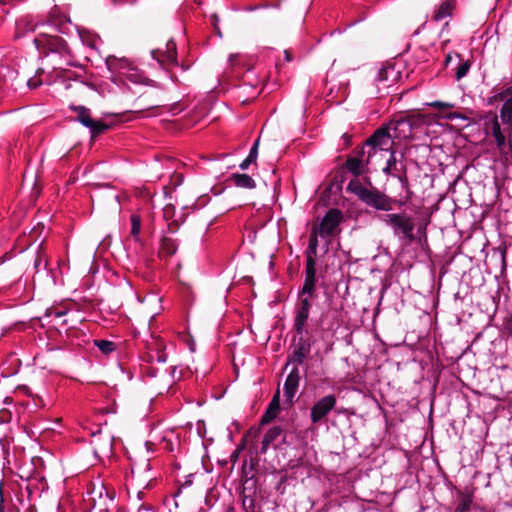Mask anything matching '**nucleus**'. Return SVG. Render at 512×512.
Segmentation results:
<instances>
[{
  "mask_svg": "<svg viewBox=\"0 0 512 512\" xmlns=\"http://www.w3.org/2000/svg\"><path fill=\"white\" fill-rule=\"evenodd\" d=\"M442 117L445 118L446 120H450V121H454L457 119L468 120V118L460 112H448V113L444 114Z\"/></svg>",
  "mask_w": 512,
  "mask_h": 512,
  "instance_id": "obj_38",
  "label": "nucleus"
},
{
  "mask_svg": "<svg viewBox=\"0 0 512 512\" xmlns=\"http://www.w3.org/2000/svg\"><path fill=\"white\" fill-rule=\"evenodd\" d=\"M343 220V213L339 209H330L322 218L317 231L322 238L333 236Z\"/></svg>",
  "mask_w": 512,
  "mask_h": 512,
  "instance_id": "obj_9",
  "label": "nucleus"
},
{
  "mask_svg": "<svg viewBox=\"0 0 512 512\" xmlns=\"http://www.w3.org/2000/svg\"><path fill=\"white\" fill-rule=\"evenodd\" d=\"M152 58L155 59L163 68L169 69L171 66H180L183 71L189 69V65L179 64L177 61V47L174 40H168L165 48L151 51Z\"/></svg>",
  "mask_w": 512,
  "mask_h": 512,
  "instance_id": "obj_7",
  "label": "nucleus"
},
{
  "mask_svg": "<svg viewBox=\"0 0 512 512\" xmlns=\"http://www.w3.org/2000/svg\"><path fill=\"white\" fill-rule=\"evenodd\" d=\"M455 5L456 0H444L436 10L434 14V20L438 22L447 17H450L455 8Z\"/></svg>",
  "mask_w": 512,
  "mask_h": 512,
  "instance_id": "obj_24",
  "label": "nucleus"
},
{
  "mask_svg": "<svg viewBox=\"0 0 512 512\" xmlns=\"http://www.w3.org/2000/svg\"><path fill=\"white\" fill-rule=\"evenodd\" d=\"M318 236H319V232L317 231V229H313L309 236L308 247L305 251V256H306L305 274L316 275Z\"/></svg>",
  "mask_w": 512,
  "mask_h": 512,
  "instance_id": "obj_13",
  "label": "nucleus"
},
{
  "mask_svg": "<svg viewBox=\"0 0 512 512\" xmlns=\"http://www.w3.org/2000/svg\"><path fill=\"white\" fill-rule=\"evenodd\" d=\"M258 147H259V139H257L254 143V145L251 147L248 157L252 159L254 162L257 161L258 157Z\"/></svg>",
  "mask_w": 512,
  "mask_h": 512,
  "instance_id": "obj_40",
  "label": "nucleus"
},
{
  "mask_svg": "<svg viewBox=\"0 0 512 512\" xmlns=\"http://www.w3.org/2000/svg\"><path fill=\"white\" fill-rule=\"evenodd\" d=\"M67 312H68V310L65 308H59V307L52 306L46 310L45 315L47 317L60 318L62 316H65L67 314Z\"/></svg>",
  "mask_w": 512,
  "mask_h": 512,
  "instance_id": "obj_31",
  "label": "nucleus"
},
{
  "mask_svg": "<svg viewBox=\"0 0 512 512\" xmlns=\"http://www.w3.org/2000/svg\"><path fill=\"white\" fill-rule=\"evenodd\" d=\"M451 58H452V57H451V55H447V56H446V63L450 62V61H451Z\"/></svg>",
  "mask_w": 512,
  "mask_h": 512,
  "instance_id": "obj_50",
  "label": "nucleus"
},
{
  "mask_svg": "<svg viewBox=\"0 0 512 512\" xmlns=\"http://www.w3.org/2000/svg\"><path fill=\"white\" fill-rule=\"evenodd\" d=\"M264 7H268L267 4H263V5H260V6H248L245 8L246 11H254L256 10L257 8H264Z\"/></svg>",
  "mask_w": 512,
  "mask_h": 512,
  "instance_id": "obj_47",
  "label": "nucleus"
},
{
  "mask_svg": "<svg viewBox=\"0 0 512 512\" xmlns=\"http://www.w3.org/2000/svg\"><path fill=\"white\" fill-rule=\"evenodd\" d=\"M347 190L356 195L359 200L369 207L379 211H390L393 208V200L387 194L376 188H366L358 179L351 180L347 185Z\"/></svg>",
  "mask_w": 512,
  "mask_h": 512,
  "instance_id": "obj_2",
  "label": "nucleus"
},
{
  "mask_svg": "<svg viewBox=\"0 0 512 512\" xmlns=\"http://www.w3.org/2000/svg\"><path fill=\"white\" fill-rule=\"evenodd\" d=\"M94 345L105 355L116 350V344L108 340H94Z\"/></svg>",
  "mask_w": 512,
  "mask_h": 512,
  "instance_id": "obj_29",
  "label": "nucleus"
},
{
  "mask_svg": "<svg viewBox=\"0 0 512 512\" xmlns=\"http://www.w3.org/2000/svg\"><path fill=\"white\" fill-rule=\"evenodd\" d=\"M16 72L8 67H0V97L13 88Z\"/></svg>",
  "mask_w": 512,
  "mask_h": 512,
  "instance_id": "obj_20",
  "label": "nucleus"
},
{
  "mask_svg": "<svg viewBox=\"0 0 512 512\" xmlns=\"http://www.w3.org/2000/svg\"><path fill=\"white\" fill-rule=\"evenodd\" d=\"M150 358L152 361L156 360L159 363H165L167 360V355L163 350L157 349L155 355L151 354Z\"/></svg>",
  "mask_w": 512,
  "mask_h": 512,
  "instance_id": "obj_39",
  "label": "nucleus"
},
{
  "mask_svg": "<svg viewBox=\"0 0 512 512\" xmlns=\"http://www.w3.org/2000/svg\"><path fill=\"white\" fill-rule=\"evenodd\" d=\"M240 58L241 56L239 54H231L229 56V63L231 66H236L238 65L239 61H240Z\"/></svg>",
  "mask_w": 512,
  "mask_h": 512,
  "instance_id": "obj_43",
  "label": "nucleus"
},
{
  "mask_svg": "<svg viewBox=\"0 0 512 512\" xmlns=\"http://www.w3.org/2000/svg\"><path fill=\"white\" fill-rule=\"evenodd\" d=\"M11 0H0V3H3V4H6L8 2H10Z\"/></svg>",
  "mask_w": 512,
  "mask_h": 512,
  "instance_id": "obj_51",
  "label": "nucleus"
},
{
  "mask_svg": "<svg viewBox=\"0 0 512 512\" xmlns=\"http://www.w3.org/2000/svg\"><path fill=\"white\" fill-rule=\"evenodd\" d=\"M75 111L77 112V119L82 125L88 127L94 124V119L91 118L89 109L79 106L75 108Z\"/></svg>",
  "mask_w": 512,
  "mask_h": 512,
  "instance_id": "obj_27",
  "label": "nucleus"
},
{
  "mask_svg": "<svg viewBox=\"0 0 512 512\" xmlns=\"http://www.w3.org/2000/svg\"><path fill=\"white\" fill-rule=\"evenodd\" d=\"M492 134L495 138L498 147H502L505 145L506 138L504 133L501 131V126L497 118L492 123Z\"/></svg>",
  "mask_w": 512,
  "mask_h": 512,
  "instance_id": "obj_28",
  "label": "nucleus"
},
{
  "mask_svg": "<svg viewBox=\"0 0 512 512\" xmlns=\"http://www.w3.org/2000/svg\"><path fill=\"white\" fill-rule=\"evenodd\" d=\"M252 159H250L248 156L240 163L239 168L241 170H247L251 164H255Z\"/></svg>",
  "mask_w": 512,
  "mask_h": 512,
  "instance_id": "obj_42",
  "label": "nucleus"
},
{
  "mask_svg": "<svg viewBox=\"0 0 512 512\" xmlns=\"http://www.w3.org/2000/svg\"><path fill=\"white\" fill-rule=\"evenodd\" d=\"M114 60H115V59L108 58V59H107V64H108L109 66H112V61H114Z\"/></svg>",
  "mask_w": 512,
  "mask_h": 512,
  "instance_id": "obj_48",
  "label": "nucleus"
},
{
  "mask_svg": "<svg viewBox=\"0 0 512 512\" xmlns=\"http://www.w3.org/2000/svg\"><path fill=\"white\" fill-rule=\"evenodd\" d=\"M37 50L44 55L43 66L35 76L27 81L30 89L38 88L42 83L51 85L58 80L71 79L68 67H78L79 62L67 42L58 35L40 32L33 40Z\"/></svg>",
  "mask_w": 512,
  "mask_h": 512,
  "instance_id": "obj_1",
  "label": "nucleus"
},
{
  "mask_svg": "<svg viewBox=\"0 0 512 512\" xmlns=\"http://www.w3.org/2000/svg\"><path fill=\"white\" fill-rule=\"evenodd\" d=\"M177 251L176 241L170 237H163L161 239L158 255L159 257H170Z\"/></svg>",
  "mask_w": 512,
  "mask_h": 512,
  "instance_id": "obj_25",
  "label": "nucleus"
},
{
  "mask_svg": "<svg viewBox=\"0 0 512 512\" xmlns=\"http://www.w3.org/2000/svg\"><path fill=\"white\" fill-rule=\"evenodd\" d=\"M7 511H10V507L7 508L4 500H3V497H2V487L0 486V512H7Z\"/></svg>",
  "mask_w": 512,
  "mask_h": 512,
  "instance_id": "obj_45",
  "label": "nucleus"
},
{
  "mask_svg": "<svg viewBox=\"0 0 512 512\" xmlns=\"http://www.w3.org/2000/svg\"><path fill=\"white\" fill-rule=\"evenodd\" d=\"M282 434V429L279 426L270 428L264 435L261 443V453H266L269 446Z\"/></svg>",
  "mask_w": 512,
  "mask_h": 512,
  "instance_id": "obj_26",
  "label": "nucleus"
},
{
  "mask_svg": "<svg viewBox=\"0 0 512 512\" xmlns=\"http://www.w3.org/2000/svg\"><path fill=\"white\" fill-rule=\"evenodd\" d=\"M470 66L471 65H470L469 61H464L458 65L457 70H456L457 80H460L467 75V73L470 69Z\"/></svg>",
  "mask_w": 512,
  "mask_h": 512,
  "instance_id": "obj_35",
  "label": "nucleus"
},
{
  "mask_svg": "<svg viewBox=\"0 0 512 512\" xmlns=\"http://www.w3.org/2000/svg\"><path fill=\"white\" fill-rule=\"evenodd\" d=\"M233 184L238 188L254 189L256 187L255 180L248 174L233 173L230 177Z\"/></svg>",
  "mask_w": 512,
  "mask_h": 512,
  "instance_id": "obj_23",
  "label": "nucleus"
},
{
  "mask_svg": "<svg viewBox=\"0 0 512 512\" xmlns=\"http://www.w3.org/2000/svg\"><path fill=\"white\" fill-rule=\"evenodd\" d=\"M210 19H211V22H212L215 30L217 31L218 35L221 36V33L218 28V22H219L218 16L216 14H213V15H211Z\"/></svg>",
  "mask_w": 512,
  "mask_h": 512,
  "instance_id": "obj_44",
  "label": "nucleus"
},
{
  "mask_svg": "<svg viewBox=\"0 0 512 512\" xmlns=\"http://www.w3.org/2000/svg\"><path fill=\"white\" fill-rule=\"evenodd\" d=\"M340 326V312L337 309H327L319 317L316 332L324 338L325 334L333 335Z\"/></svg>",
  "mask_w": 512,
  "mask_h": 512,
  "instance_id": "obj_12",
  "label": "nucleus"
},
{
  "mask_svg": "<svg viewBox=\"0 0 512 512\" xmlns=\"http://www.w3.org/2000/svg\"><path fill=\"white\" fill-rule=\"evenodd\" d=\"M370 161L371 158H368L365 147L357 146L347 157L344 165L342 166V171L349 172L355 178H358L368 172V165L370 164Z\"/></svg>",
  "mask_w": 512,
  "mask_h": 512,
  "instance_id": "obj_6",
  "label": "nucleus"
},
{
  "mask_svg": "<svg viewBox=\"0 0 512 512\" xmlns=\"http://www.w3.org/2000/svg\"><path fill=\"white\" fill-rule=\"evenodd\" d=\"M310 316V310L295 307L294 308V319L293 328L298 335H303L306 331V324Z\"/></svg>",
  "mask_w": 512,
  "mask_h": 512,
  "instance_id": "obj_19",
  "label": "nucleus"
},
{
  "mask_svg": "<svg viewBox=\"0 0 512 512\" xmlns=\"http://www.w3.org/2000/svg\"><path fill=\"white\" fill-rule=\"evenodd\" d=\"M415 121L413 118L400 117L398 119L391 120L386 124L390 130V134L393 140H405L413 137Z\"/></svg>",
  "mask_w": 512,
  "mask_h": 512,
  "instance_id": "obj_10",
  "label": "nucleus"
},
{
  "mask_svg": "<svg viewBox=\"0 0 512 512\" xmlns=\"http://www.w3.org/2000/svg\"><path fill=\"white\" fill-rule=\"evenodd\" d=\"M171 79H172L173 81H176V78H175V76H174V75H171Z\"/></svg>",
  "mask_w": 512,
  "mask_h": 512,
  "instance_id": "obj_52",
  "label": "nucleus"
},
{
  "mask_svg": "<svg viewBox=\"0 0 512 512\" xmlns=\"http://www.w3.org/2000/svg\"><path fill=\"white\" fill-rule=\"evenodd\" d=\"M342 138L344 140V145L346 147H349L351 145V136L348 135L347 133H345V134H343Z\"/></svg>",
  "mask_w": 512,
  "mask_h": 512,
  "instance_id": "obj_46",
  "label": "nucleus"
},
{
  "mask_svg": "<svg viewBox=\"0 0 512 512\" xmlns=\"http://www.w3.org/2000/svg\"><path fill=\"white\" fill-rule=\"evenodd\" d=\"M261 433V427H257V428H250L244 435L243 437V440H242V446L245 445L246 442L248 441H252L254 439H256Z\"/></svg>",
  "mask_w": 512,
  "mask_h": 512,
  "instance_id": "obj_33",
  "label": "nucleus"
},
{
  "mask_svg": "<svg viewBox=\"0 0 512 512\" xmlns=\"http://www.w3.org/2000/svg\"><path fill=\"white\" fill-rule=\"evenodd\" d=\"M131 222V236L138 239L141 231V217L138 214H132L130 217Z\"/></svg>",
  "mask_w": 512,
  "mask_h": 512,
  "instance_id": "obj_30",
  "label": "nucleus"
},
{
  "mask_svg": "<svg viewBox=\"0 0 512 512\" xmlns=\"http://www.w3.org/2000/svg\"><path fill=\"white\" fill-rule=\"evenodd\" d=\"M383 172L386 175H392L394 177H397L401 183L407 184V176L404 172L403 175L399 174L400 170L397 167V159H396V152L395 150L390 151V157L388 158L386 162V166L383 168Z\"/></svg>",
  "mask_w": 512,
  "mask_h": 512,
  "instance_id": "obj_18",
  "label": "nucleus"
},
{
  "mask_svg": "<svg viewBox=\"0 0 512 512\" xmlns=\"http://www.w3.org/2000/svg\"><path fill=\"white\" fill-rule=\"evenodd\" d=\"M87 128H89L91 133L95 135L103 133L108 128V125L101 121L94 120V124L92 126H88Z\"/></svg>",
  "mask_w": 512,
  "mask_h": 512,
  "instance_id": "obj_36",
  "label": "nucleus"
},
{
  "mask_svg": "<svg viewBox=\"0 0 512 512\" xmlns=\"http://www.w3.org/2000/svg\"><path fill=\"white\" fill-rule=\"evenodd\" d=\"M471 503H472L471 496H469V495L463 496L460 503L458 504L455 512H469Z\"/></svg>",
  "mask_w": 512,
  "mask_h": 512,
  "instance_id": "obj_34",
  "label": "nucleus"
},
{
  "mask_svg": "<svg viewBox=\"0 0 512 512\" xmlns=\"http://www.w3.org/2000/svg\"><path fill=\"white\" fill-rule=\"evenodd\" d=\"M137 496H138V498H139V499H141V498L143 497V492H142V491H139V492L137 493Z\"/></svg>",
  "mask_w": 512,
  "mask_h": 512,
  "instance_id": "obj_49",
  "label": "nucleus"
},
{
  "mask_svg": "<svg viewBox=\"0 0 512 512\" xmlns=\"http://www.w3.org/2000/svg\"><path fill=\"white\" fill-rule=\"evenodd\" d=\"M394 145V140L390 134V130L386 125L378 128L361 147H365V150L368 154V158H372V156L377 151H392Z\"/></svg>",
  "mask_w": 512,
  "mask_h": 512,
  "instance_id": "obj_5",
  "label": "nucleus"
},
{
  "mask_svg": "<svg viewBox=\"0 0 512 512\" xmlns=\"http://www.w3.org/2000/svg\"><path fill=\"white\" fill-rule=\"evenodd\" d=\"M427 105L430 106V107L439 109V110H443V111L444 110H450V109H453L455 107V104H453V103L442 102V101H434V102L428 103Z\"/></svg>",
  "mask_w": 512,
  "mask_h": 512,
  "instance_id": "obj_37",
  "label": "nucleus"
},
{
  "mask_svg": "<svg viewBox=\"0 0 512 512\" xmlns=\"http://www.w3.org/2000/svg\"><path fill=\"white\" fill-rule=\"evenodd\" d=\"M81 42L91 50H98L99 45L102 43L100 37L88 30H78Z\"/></svg>",
  "mask_w": 512,
  "mask_h": 512,
  "instance_id": "obj_21",
  "label": "nucleus"
},
{
  "mask_svg": "<svg viewBox=\"0 0 512 512\" xmlns=\"http://www.w3.org/2000/svg\"><path fill=\"white\" fill-rule=\"evenodd\" d=\"M280 412V392L279 390L276 391L274 396L272 397V400L270 401L268 407L266 408V411L261 417L260 420V426L266 425L273 421Z\"/></svg>",
  "mask_w": 512,
  "mask_h": 512,
  "instance_id": "obj_16",
  "label": "nucleus"
},
{
  "mask_svg": "<svg viewBox=\"0 0 512 512\" xmlns=\"http://www.w3.org/2000/svg\"><path fill=\"white\" fill-rule=\"evenodd\" d=\"M337 399L335 395L329 394L318 401L311 407L310 419L313 424L320 423L335 408Z\"/></svg>",
  "mask_w": 512,
  "mask_h": 512,
  "instance_id": "obj_11",
  "label": "nucleus"
},
{
  "mask_svg": "<svg viewBox=\"0 0 512 512\" xmlns=\"http://www.w3.org/2000/svg\"><path fill=\"white\" fill-rule=\"evenodd\" d=\"M316 298V275L305 274L304 283L297 295L295 307L311 310L312 301Z\"/></svg>",
  "mask_w": 512,
  "mask_h": 512,
  "instance_id": "obj_8",
  "label": "nucleus"
},
{
  "mask_svg": "<svg viewBox=\"0 0 512 512\" xmlns=\"http://www.w3.org/2000/svg\"><path fill=\"white\" fill-rule=\"evenodd\" d=\"M300 382V374L298 367H294L288 374L284 383V396L287 401L292 402L297 393Z\"/></svg>",
  "mask_w": 512,
  "mask_h": 512,
  "instance_id": "obj_15",
  "label": "nucleus"
},
{
  "mask_svg": "<svg viewBox=\"0 0 512 512\" xmlns=\"http://www.w3.org/2000/svg\"><path fill=\"white\" fill-rule=\"evenodd\" d=\"M503 95L509 96L500 109V118L507 130L512 129V87L507 88Z\"/></svg>",
  "mask_w": 512,
  "mask_h": 512,
  "instance_id": "obj_17",
  "label": "nucleus"
},
{
  "mask_svg": "<svg viewBox=\"0 0 512 512\" xmlns=\"http://www.w3.org/2000/svg\"><path fill=\"white\" fill-rule=\"evenodd\" d=\"M398 75L399 72L395 70L394 66H386L378 71L376 81L379 83L388 82V86H390L397 80Z\"/></svg>",
  "mask_w": 512,
  "mask_h": 512,
  "instance_id": "obj_22",
  "label": "nucleus"
},
{
  "mask_svg": "<svg viewBox=\"0 0 512 512\" xmlns=\"http://www.w3.org/2000/svg\"><path fill=\"white\" fill-rule=\"evenodd\" d=\"M70 22L67 20H54L50 19L47 23L35 24L32 19L29 17H22L16 22V31L14 38H21L24 36L27 31H35L39 28V32H47L52 35H56V33H66V30L69 27Z\"/></svg>",
  "mask_w": 512,
  "mask_h": 512,
  "instance_id": "obj_4",
  "label": "nucleus"
},
{
  "mask_svg": "<svg viewBox=\"0 0 512 512\" xmlns=\"http://www.w3.org/2000/svg\"><path fill=\"white\" fill-rule=\"evenodd\" d=\"M299 340L295 345L292 354L289 356V362L296 365V367L304 362V359L310 353L311 344L308 339H305L303 335H299Z\"/></svg>",
  "mask_w": 512,
  "mask_h": 512,
  "instance_id": "obj_14",
  "label": "nucleus"
},
{
  "mask_svg": "<svg viewBox=\"0 0 512 512\" xmlns=\"http://www.w3.org/2000/svg\"><path fill=\"white\" fill-rule=\"evenodd\" d=\"M243 506L246 509H250L251 510L250 512H253L254 507H255V500L253 498H248L245 496L243 499Z\"/></svg>",
  "mask_w": 512,
  "mask_h": 512,
  "instance_id": "obj_41",
  "label": "nucleus"
},
{
  "mask_svg": "<svg viewBox=\"0 0 512 512\" xmlns=\"http://www.w3.org/2000/svg\"><path fill=\"white\" fill-rule=\"evenodd\" d=\"M503 333L509 337H512V313H508L502 321Z\"/></svg>",
  "mask_w": 512,
  "mask_h": 512,
  "instance_id": "obj_32",
  "label": "nucleus"
},
{
  "mask_svg": "<svg viewBox=\"0 0 512 512\" xmlns=\"http://www.w3.org/2000/svg\"><path fill=\"white\" fill-rule=\"evenodd\" d=\"M379 219L388 226L395 237L404 239L409 243L415 241V222L407 213H387L379 216Z\"/></svg>",
  "mask_w": 512,
  "mask_h": 512,
  "instance_id": "obj_3",
  "label": "nucleus"
},
{
  "mask_svg": "<svg viewBox=\"0 0 512 512\" xmlns=\"http://www.w3.org/2000/svg\"><path fill=\"white\" fill-rule=\"evenodd\" d=\"M171 111L173 112V115H176L178 112H174V108L171 109Z\"/></svg>",
  "mask_w": 512,
  "mask_h": 512,
  "instance_id": "obj_53",
  "label": "nucleus"
}]
</instances>
